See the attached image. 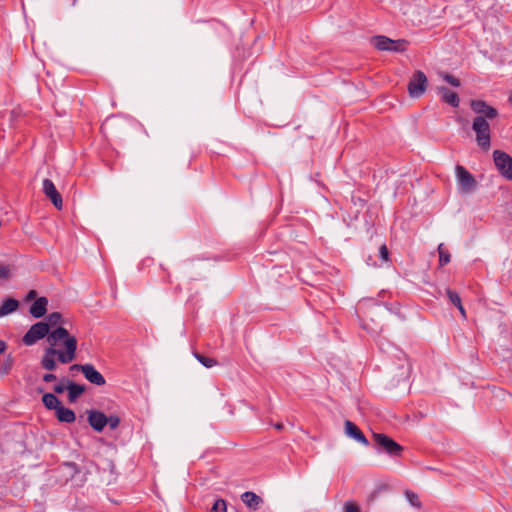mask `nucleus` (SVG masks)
Segmentation results:
<instances>
[{
	"instance_id": "nucleus-1",
	"label": "nucleus",
	"mask_w": 512,
	"mask_h": 512,
	"mask_svg": "<svg viewBox=\"0 0 512 512\" xmlns=\"http://www.w3.org/2000/svg\"><path fill=\"white\" fill-rule=\"evenodd\" d=\"M41 322L50 331L47 338L48 346L41 358L42 367L53 371L57 367L56 360L62 364L72 362L76 357L77 339L63 326L65 320L62 315L59 312H53Z\"/></svg>"
},
{
	"instance_id": "nucleus-2",
	"label": "nucleus",
	"mask_w": 512,
	"mask_h": 512,
	"mask_svg": "<svg viewBox=\"0 0 512 512\" xmlns=\"http://www.w3.org/2000/svg\"><path fill=\"white\" fill-rule=\"evenodd\" d=\"M472 129L476 134L478 146L483 150H488L491 145V131L488 121L482 116H477L473 120Z\"/></svg>"
},
{
	"instance_id": "nucleus-3",
	"label": "nucleus",
	"mask_w": 512,
	"mask_h": 512,
	"mask_svg": "<svg viewBox=\"0 0 512 512\" xmlns=\"http://www.w3.org/2000/svg\"><path fill=\"white\" fill-rule=\"evenodd\" d=\"M373 46L380 51L403 52L406 50L407 42L405 40H392L386 36H375L371 39Z\"/></svg>"
},
{
	"instance_id": "nucleus-4",
	"label": "nucleus",
	"mask_w": 512,
	"mask_h": 512,
	"mask_svg": "<svg viewBox=\"0 0 512 512\" xmlns=\"http://www.w3.org/2000/svg\"><path fill=\"white\" fill-rule=\"evenodd\" d=\"M493 161L500 175L512 181V157L501 150H494Z\"/></svg>"
},
{
	"instance_id": "nucleus-5",
	"label": "nucleus",
	"mask_w": 512,
	"mask_h": 512,
	"mask_svg": "<svg viewBox=\"0 0 512 512\" xmlns=\"http://www.w3.org/2000/svg\"><path fill=\"white\" fill-rule=\"evenodd\" d=\"M49 333H50V331H48V328L46 327V325H44V323L39 321V322L33 324L29 328V330L23 336L22 340L25 345L32 346L36 342H38L39 340H41L45 337H46V339L49 338Z\"/></svg>"
},
{
	"instance_id": "nucleus-6",
	"label": "nucleus",
	"mask_w": 512,
	"mask_h": 512,
	"mask_svg": "<svg viewBox=\"0 0 512 512\" xmlns=\"http://www.w3.org/2000/svg\"><path fill=\"white\" fill-rule=\"evenodd\" d=\"M373 440L378 448L392 456L400 455L403 450L402 446L385 434L374 433Z\"/></svg>"
},
{
	"instance_id": "nucleus-7",
	"label": "nucleus",
	"mask_w": 512,
	"mask_h": 512,
	"mask_svg": "<svg viewBox=\"0 0 512 512\" xmlns=\"http://www.w3.org/2000/svg\"><path fill=\"white\" fill-rule=\"evenodd\" d=\"M428 80L422 71H416L408 83V92L412 98H419L426 91Z\"/></svg>"
},
{
	"instance_id": "nucleus-8",
	"label": "nucleus",
	"mask_w": 512,
	"mask_h": 512,
	"mask_svg": "<svg viewBox=\"0 0 512 512\" xmlns=\"http://www.w3.org/2000/svg\"><path fill=\"white\" fill-rule=\"evenodd\" d=\"M455 174L459 188L463 193H470L474 190L476 181L468 170L461 165H457L455 168Z\"/></svg>"
},
{
	"instance_id": "nucleus-9",
	"label": "nucleus",
	"mask_w": 512,
	"mask_h": 512,
	"mask_svg": "<svg viewBox=\"0 0 512 512\" xmlns=\"http://www.w3.org/2000/svg\"><path fill=\"white\" fill-rule=\"evenodd\" d=\"M71 370H81L85 378L91 382L92 384L102 386L105 384V378L102 374L95 369V367L91 364H74L70 368Z\"/></svg>"
},
{
	"instance_id": "nucleus-10",
	"label": "nucleus",
	"mask_w": 512,
	"mask_h": 512,
	"mask_svg": "<svg viewBox=\"0 0 512 512\" xmlns=\"http://www.w3.org/2000/svg\"><path fill=\"white\" fill-rule=\"evenodd\" d=\"M471 108L475 113L479 114V116L484 117L486 120H492L498 116V111L482 100L472 101Z\"/></svg>"
},
{
	"instance_id": "nucleus-11",
	"label": "nucleus",
	"mask_w": 512,
	"mask_h": 512,
	"mask_svg": "<svg viewBox=\"0 0 512 512\" xmlns=\"http://www.w3.org/2000/svg\"><path fill=\"white\" fill-rule=\"evenodd\" d=\"M42 190H43L44 194L48 198H50V200L52 201L53 205L57 209H62V206H63L62 197L59 194V192L57 191L54 183L51 180H49V179H44L43 180Z\"/></svg>"
},
{
	"instance_id": "nucleus-12",
	"label": "nucleus",
	"mask_w": 512,
	"mask_h": 512,
	"mask_svg": "<svg viewBox=\"0 0 512 512\" xmlns=\"http://www.w3.org/2000/svg\"><path fill=\"white\" fill-rule=\"evenodd\" d=\"M88 422L94 430L101 432L107 425V417L104 413L93 410L88 413Z\"/></svg>"
},
{
	"instance_id": "nucleus-13",
	"label": "nucleus",
	"mask_w": 512,
	"mask_h": 512,
	"mask_svg": "<svg viewBox=\"0 0 512 512\" xmlns=\"http://www.w3.org/2000/svg\"><path fill=\"white\" fill-rule=\"evenodd\" d=\"M344 428H345V434L348 437L356 440L359 443L368 445L367 438L364 436V434L360 431V429L353 422H351L349 420L345 421Z\"/></svg>"
},
{
	"instance_id": "nucleus-14",
	"label": "nucleus",
	"mask_w": 512,
	"mask_h": 512,
	"mask_svg": "<svg viewBox=\"0 0 512 512\" xmlns=\"http://www.w3.org/2000/svg\"><path fill=\"white\" fill-rule=\"evenodd\" d=\"M47 305H48V300L45 297H40V298L36 299L30 307V314L34 318L43 317L47 311Z\"/></svg>"
},
{
	"instance_id": "nucleus-15",
	"label": "nucleus",
	"mask_w": 512,
	"mask_h": 512,
	"mask_svg": "<svg viewBox=\"0 0 512 512\" xmlns=\"http://www.w3.org/2000/svg\"><path fill=\"white\" fill-rule=\"evenodd\" d=\"M437 92L440 95L442 101H444L445 103L453 107L459 106V97L455 92L451 91L446 87H438Z\"/></svg>"
},
{
	"instance_id": "nucleus-16",
	"label": "nucleus",
	"mask_w": 512,
	"mask_h": 512,
	"mask_svg": "<svg viewBox=\"0 0 512 512\" xmlns=\"http://www.w3.org/2000/svg\"><path fill=\"white\" fill-rule=\"evenodd\" d=\"M56 417L60 422L72 423L75 421V413L62 405H60L56 410Z\"/></svg>"
},
{
	"instance_id": "nucleus-17",
	"label": "nucleus",
	"mask_w": 512,
	"mask_h": 512,
	"mask_svg": "<svg viewBox=\"0 0 512 512\" xmlns=\"http://www.w3.org/2000/svg\"><path fill=\"white\" fill-rule=\"evenodd\" d=\"M241 499L249 508L252 509H257L262 503L261 497L250 491L244 492Z\"/></svg>"
},
{
	"instance_id": "nucleus-18",
	"label": "nucleus",
	"mask_w": 512,
	"mask_h": 512,
	"mask_svg": "<svg viewBox=\"0 0 512 512\" xmlns=\"http://www.w3.org/2000/svg\"><path fill=\"white\" fill-rule=\"evenodd\" d=\"M19 307L16 299L8 298L0 306V318L15 312Z\"/></svg>"
},
{
	"instance_id": "nucleus-19",
	"label": "nucleus",
	"mask_w": 512,
	"mask_h": 512,
	"mask_svg": "<svg viewBox=\"0 0 512 512\" xmlns=\"http://www.w3.org/2000/svg\"><path fill=\"white\" fill-rule=\"evenodd\" d=\"M43 404L47 409L56 410L60 405L59 399L52 393H46L42 397Z\"/></svg>"
},
{
	"instance_id": "nucleus-20",
	"label": "nucleus",
	"mask_w": 512,
	"mask_h": 512,
	"mask_svg": "<svg viewBox=\"0 0 512 512\" xmlns=\"http://www.w3.org/2000/svg\"><path fill=\"white\" fill-rule=\"evenodd\" d=\"M68 390V396L70 401H75L85 390L84 386L76 384V383H69L67 386Z\"/></svg>"
},
{
	"instance_id": "nucleus-21",
	"label": "nucleus",
	"mask_w": 512,
	"mask_h": 512,
	"mask_svg": "<svg viewBox=\"0 0 512 512\" xmlns=\"http://www.w3.org/2000/svg\"><path fill=\"white\" fill-rule=\"evenodd\" d=\"M438 253L440 266H444L450 262V253L445 249L443 244L438 246Z\"/></svg>"
},
{
	"instance_id": "nucleus-22",
	"label": "nucleus",
	"mask_w": 512,
	"mask_h": 512,
	"mask_svg": "<svg viewBox=\"0 0 512 512\" xmlns=\"http://www.w3.org/2000/svg\"><path fill=\"white\" fill-rule=\"evenodd\" d=\"M197 360L205 367L207 368H211L213 366H215L217 364L216 360L212 359V358H209V357H205V356H202L200 354H196L195 355Z\"/></svg>"
},
{
	"instance_id": "nucleus-23",
	"label": "nucleus",
	"mask_w": 512,
	"mask_h": 512,
	"mask_svg": "<svg viewBox=\"0 0 512 512\" xmlns=\"http://www.w3.org/2000/svg\"><path fill=\"white\" fill-rule=\"evenodd\" d=\"M227 506L226 502L223 499H218L215 501L214 505L211 508V512H226Z\"/></svg>"
},
{
	"instance_id": "nucleus-24",
	"label": "nucleus",
	"mask_w": 512,
	"mask_h": 512,
	"mask_svg": "<svg viewBox=\"0 0 512 512\" xmlns=\"http://www.w3.org/2000/svg\"><path fill=\"white\" fill-rule=\"evenodd\" d=\"M406 498L412 506H415L418 508L421 506V502L418 499V496L416 494H414L412 492H406Z\"/></svg>"
},
{
	"instance_id": "nucleus-25",
	"label": "nucleus",
	"mask_w": 512,
	"mask_h": 512,
	"mask_svg": "<svg viewBox=\"0 0 512 512\" xmlns=\"http://www.w3.org/2000/svg\"><path fill=\"white\" fill-rule=\"evenodd\" d=\"M447 296H448L449 300L451 301V303H453L455 306H460L461 299H460V296L456 292H453L448 289Z\"/></svg>"
},
{
	"instance_id": "nucleus-26",
	"label": "nucleus",
	"mask_w": 512,
	"mask_h": 512,
	"mask_svg": "<svg viewBox=\"0 0 512 512\" xmlns=\"http://www.w3.org/2000/svg\"><path fill=\"white\" fill-rule=\"evenodd\" d=\"M442 77L447 83L454 87H458L460 85V81L454 76H451L449 74H443Z\"/></svg>"
},
{
	"instance_id": "nucleus-27",
	"label": "nucleus",
	"mask_w": 512,
	"mask_h": 512,
	"mask_svg": "<svg viewBox=\"0 0 512 512\" xmlns=\"http://www.w3.org/2000/svg\"><path fill=\"white\" fill-rule=\"evenodd\" d=\"M379 254H380V259H381L382 263H387L389 253H388V249H387L386 245L380 246Z\"/></svg>"
},
{
	"instance_id": "nucleus-28",
	"label": "nucleus",
	"mask_w": 512,
	"mask_h": 512,
	"mask_svg": "<svg viewBox=\"0 0 512 512\" xmlns=\"http://www.w3.org/2000/svg\"><path fill=\"white\" fill-rule=\"evenodd\" d=\"M119 423H120L119 417H117V416L107 417V425H109V427L111 429H116L118 427Z\"/></svg>"
},
{
	"instance_id": "nucleus-29",
	"label": "nucleus",
	"mask_w": 512,
	"mask_h": 512,
	"mask_svg": "<svg viewBox=\"0 0 512 512\" xmlns=\"http://www.w3.org/2000/svg\"><path fill=\"white\" fill-rule=\"evenodd\" d=\"M10 276V268L7 265H0V279H7Z\"/></svg>"
},
{
	"instance_id": "nucleus-30",
	"label": "nucleus",
	"mask_w": 512,
	"mask_h": 512,
	"mask_svg": "<svg viewBox=\"0 0 512 512\" xmlns=\"http://www.w3.org/2000/svg\"><path fill=\"white\" fill-rule=\"evenodd\" d=\"M344 512H360L357 505L353 503H346L344 507Z\"/></svg>"
},
{
	"instance_id": "nucleus-31",
	"label": "nucleus",
	"mask_w": 512,
	"mask_h": 512,
	"mask_svg": "<svg viewBox=\"0 0 512 512\" xmlns=\"http://www.w3.org/2000/svg\"><path fill=\"white\" fill-rule=\"evenodd\" d=\"M56 379V376L54 374H45L43 376V380L45 382H51V381H54Z\"/></svg>"
},
{
	"instance_id": "nucleus-32",
	"label": "nucleus",
	"mask_w": 512,
	"mask_h": 512,
	"mask_svg": "<svg viewBox=\"0 0 512 512\" xmlns=\"http://www.w3.org/2000/svg\"><path fill=\"white\" fill-rule=\"evenodd\" d=\"M64 390H65V387H64L63 385H61V384L56 385V386L54 387V391H55L56 393H58V394L63 393V392H64Z\"/></svg>"
},
{
	"instance_id": "nucleus-33",
	"label": "nucleus",
	"mask_w": 512,
	"mask_h": 512,
	"mask_svg": "<svg viewBox=\"0 0 512 512\" xmlns=\"http://www.w3.org/2000/svg\"><path fill=\"white\" fill-rule=\"evenodd\" d=\"M456 307L460 311L461 315L465 318L466 317V312H465V309H464L462 303L460 304V306H456Z\"/></svg>"
},
{
	"instance_id": "nucleus-34",
	"label": "nucleus",
	"mask_w": 512,
	"mask_h": 512,
	"mask_svg": "<svg viewBox=\"0 0 512 512\" xmlns=\"http://www.w3.org/2000/svg\"><path fill=\"white\" fill-rule=\"evenodd\" d=\"M7 348V345L4 341L0 340V353H3Z\"/></svg>"
},
{
	"instance_id": "nucleus-35",
	"label": "nucleus",
	"mask_w": 512,
	"mask_h": 512,
	"mask_svg": "<svg viewBox=\"0 0 512 512\" xmlns=\"http://www.w3.org/2000/svg\"><path fill=\"white\" fill-rule=\"evenodd\" d=\"M275 428H276L277 430H281V429L283 428V424L278 423V424H276V425H275Z\"/></svg>"
},
{
	"instance_id": "nucleus-36",
	"label": "nucleus",
	"mask_w": 512,
	"mask_h": 512,
	"mask_svg": "<svg viewBox=\"0 0 512 512\" xmlns=\"http://www.w3.org/2000/svg\"><path fill=\"white\" fill-rule=\"evenodd\" d=\"M58 348H59V349H62V350H64V349H65V348H64V345H63V341H60V345L58 346Z\"/></svg>"
},
{
	"instance_id": "nucleus-37",
	"label": "nucleus",
	"mask_w": 512,
	"mask_h": 512,
	"mask_svg": "<svg viewBox=\"0 0 512 512\" xmlns=\"http://www.w3.org/2000/svg\"><path fill=\"white\" fill-rule=\"evenodd\" d=\"M509 101L512 103V92L510 93Z\"/></svg>"
}]
</instances>
